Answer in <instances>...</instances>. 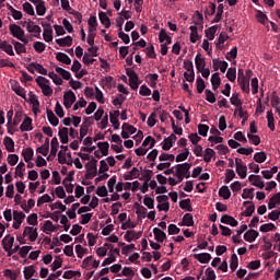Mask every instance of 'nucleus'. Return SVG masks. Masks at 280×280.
<instances>
[{
	"instance_id": "obj_28",
	"label": "nucleus",
	"mask_w": 280,
	"mask_h": 280,
	"mask_svg": "<svg viewBox=\"0 0 280 280\" xmlns=\"http://www.w3.org/2000/svg\"><path fill=\"white\" fill-rule=\"evenodd\" d=\"M98 19H100L102 25H104V27L106 30H108L110 27V18H108L106 12H104V11L100 12L98 13Z\"/></svg>"
},
{
	"instance_id": "obj_51",
	"label": "nucleus",
	"mask_w": 280,
	"mask_h": 280,
	"mask_svg": "<svg viewBox=\"0 0 280 280\" xmlns=\"http://www.w3.org/2000/svg\"><path fill=\"white\" fill-rule=\"evenodd\" d=\"M232 106H236V108H242V100L240 98V94L234 93L230 98Z\"/></svg>"
},
{
	"instance_id": "obj_59",
	"label": "nucleus",
	"mask_w": 280,
	"mask_h": 280,
	"mask_svg": "<svg viewBox=\"0 0 280 280\" xmlns=\"http://www.w3.org/2000/svg\"><path fill=\"white\" fill-rule=\"evenodd\" d=\"M63 279H73V277H82V272L74 271V270H68L63 273Z\"/></svg>"
},
{
	"instance_id": "obj_48",
	"label": "nucleus",
	"mask_w": 280,
	"mask_h": 280,
	"mask_svg": "<svg viewBox=\"0 0 280 280\" xmlns=\"http://www.w3.org/2000/svg\"><path fill=\"white\" fill-rule=\"evenodd\" d=\"M213 156H215V151L211 148L206 149L205 155H203L205 163H211V159Z\"/></svg>"
},
{
	"instance_id": "obj_8",
	"label": "nucleus",
	"mask_w": 280,
	"mask_h": 280,
	"mask_svg": "<svg viewBox=\"0 0 280 280\" xmlns=\"http://www.w3.org/2000/svg\"><path fill=\"white\" fill-rule=\"evenodd\" d=\"M176 135L172 133L170 137L164 139V144L162 145V150L167 152L174 148V143H176Z\"/></svg>"
},
{
	"instance_id": "obj_22",
	"label": "nucleus",
	"mask_w": 280,
	"mask_h": 280,
	"mask_svg": "<svg viewBox=\"0 0 280 280\" xmlns=\"http://www.w3.org/2000/svg\"><path fill=\"white\" fill-rule=\"evenodd\" d=\"M247 230H248V225L246 224L241 225L240 230L236 231V235L232 236V242L234 244H242V242L244 241L240 238V235H242V233H244V231H247Z\"/></svg>"
},
{
	"instance_id": "obj_6",
	"label": "nucleus",
	"mask_w": 280,
	"mask_h": 280,
	"mask_svg": "<svg viewBox=\"0 0 280 280\" xmlns=\"http://www.w3.org/2000/svg\"><path fill=\"white\" fill-rule=\"evenodd\" d=\"M13 229H21V224H23V220H25V213L19 212L18 210L13 211Z\"/></svg>"
},
{
	"instance_id": "obj_10",
	"label": "nucleus",
	"mask_w": 280,
	"mask_h": 280,
	"mask_svg": "<svg viewBox=\"0 0 280 280\" xmlns=\"http://www.w3.org/2000/svg\"><path fill=\"white\" fill-rule=\"evenodd\" d=\"M20 130L21 132H30L31 130H34V127L32 126V118L25 116L24 120L20 126Z\"/></svg>"
},
{
	"instance_id": "obj_29",
	"label": "nucleus",
	"mask_w": 280,
	"mask_h": 280,
	"mask_svg": "<svg viewBox=\"0 0 280 280\" xmlns=\"http://www.w3.org/2000/svg\"><path fill=\"white\" fill-rule=\"evenodd\" d=\"M22 156H23L25 163H30V161H32V159H34V149H32L30 147L26 149H23Z\"/></svg>"
},
{
	"instance_id": "obj_39",
	"label": "nucleus",
	"mask_w": 280,
	"mask_h": 280,
	"mask_svg": "<svg viewBox=\"0 0 280 280\" xmlns=\"http://www.w3.org/2000/svg\"><path fill=\"white\" fill-rule=\"evenodd\" d=\"M226 39H229V35H226V33H221L219 35L218 43L215 44L217 49H220L222 51L224 49V46H222V45H224Z\"/></svg>"
},
{
	"instance_id": "obj_7",
	"label": "nucleus",
	"mask_w": 280,
	"mask_h": 280,
	"mask_svg": "<svg viewBox=\"0 0 280 280\" xmlns=\"http://www.w3.org/2000/svg\"><path fill=\"white\" fill-rule=\"evenodd\" d=\"M119 109L109 113V121L113 125L114 130H119Z\"/></svg>"
},
{
	"instance_id": "obj_15",
	"label": "nucleus",
	"mask_w": 280,
	"mask_h": 280,
	"mask_svg": "<svg viewBox=\"0 0 280 280\" xmlns=\"http://www.w3.org/2000/svg\"><path fill=\"white\" fill-rule=\"evenodd\" d=\"M259 237V232L256 230H249L244 234L245 242H249V244H253Z\"/></svg>"
},
{
	"instance_id": "obj_21",
	"label": "nucleus",
	"mask_w": 280,
	"mask_h": 280,
	"mask_svg": "<svg viewBox=\"0 0 280 280\" xmlns=\"http://www.w3.org/2000/svg\"><path fill=\"white\" fill-rule=\"evenodd\" d=\"M108 248H109L110 250H113V248H114L113 244L105 243V244L103 245V247H98V248L96 249V255H97L98 257H106V255L108 254Z\"/></svg>"
},
{
	"instance_id": "obj_24",
	"label": "nucleus",
	"mask_w": 280,
	"mask_h": 280,
	"mask_svg": "<svg viewBox=\"0 0 280 280\" xmlns=\"http://www.w3.org/2000/svg\"><path fill=\"white\" fill-rule=\"evenodd\" d=\"M194 258L197 259L200 264H209L211 261V254L209 253H201V254H195Z\"/></svg>"
},
{
	"instance_id": "obj_31",
	"label": "nucleus",
	"mask_w": 280,
	"mask_h": 280,
	"mask_svg": "<svg viewBox=\"0 0 280 280\" xmlns=\"http://www.w3.org/2000/svg\"><path fill=\"white\" fill-rule=\"evenodd\" d=\"M60 143L58 142V138H52L50 142V155H52V159H56V154H58V148Z\"/></svg>"
},
{
	"instance_id": "obj_1",
	"label": "nucleus",
	"mask_w": 280,
	"mask_h": 280,
	"mask_svg": "<svg viewBox=\"0 0 280 280\" xmlns=\"http://www.w3.org/2000/svg\"><path fill=\"white\" fill-rule=\"evenodd\" d=\"M35 82L42 90L43 95H45L46 97H51V95H54V89H51V86H49V80L47 78L37 77L35 79Z\"/></svg>"
},
{
	"instance_id": "obj_35",
	"label": "nucleus",
	"mask_w": 280,
	"mask_h": 280,
	"mask_svg": "<svg viewBox=\"0 0 280 280\" xmlns=\"http://www.w3.org/2000/svg\"><path fill=\"white\" fill-rule=\"evenodd\" d=\"M219 196L223 200H229V198H231V190L229 189V186H222L219 189Z\"/></svg>"
},
{
	"instance_id": "obj_56",
	"label": "nucleus",
	"mask_w": 280,
	"mask_h": 280,
	"mask_svg": "<svg viewBox=\"0 0 280 280\" xmlns=\"http://www.w3.org/2000/svg\"><path fill=\"white\" fill-rule=\"evenodd\" d=\"M266 159H268V156L266 155V152H257L254 154V161L256 163H265Z\"/></svg>"
},
{
	"instance_id": "obj_26",
	"label": "nucleus",
	"mask_w": 280,
	"mask_h": 280,
	"mask_svg": "<svg viewBox=\"0 0 280 280\" xmlns=\"http://www.w3.org/2000/svg\"><path fill=\"white\" fill-rule=\"evenodd\" d=\"M222 84V79H220V73L215 72L211 77V85L212 90L215 91L217 89H220V85Z\"/></svg>"
},
{
	"instance_id": "obj_2",
	"label": "nucleus",
	"mask_w": 280,
	"mask_h": 280,
	"mask_svg": "<svg viewBox=\"0 0 280 280\" xmlns=\"http://www.w3.org/2000/svg\"><path fill=\"white\" fill-rule=\"evenodd\" d=\"M75 93H73V91L69 90L68 92H66L63 94V106L65 108H67V110H69V108H71L73 106V104H75Z\"/></svg>"
},
{
	"instance_id": "obj_53",
	"label": "nucleus",
	"mask_w": 280,
	"mask_h": 280,
	"mask_svg": "<svg viewBox=\"0 0 280 280\" xmlns=\"http://www.w3.org/2000/svg\"><path fill=\"white\" fill-rule=\"evenodd\" d=\"M97 148H100V151L103 153V156H108V150L110 148V144L108 142H98Z\"/></svg>"
},
{
	"instance_id": "obj_64",
	"label": "nucleus",
	"mask_w": 280,
	"mask_h": 280,
	"mask_svg": "<svg viewBox=\"0 0 280 280\" xmlns=\"http://www.w3.org/2000/svg\"><path fill=\"white\" fill-rule=\"evenodd\" d=\"M226 60H229L231 62V60H235V58H237V46L233 47L231 49V51H229L225 55Z\"/></svg>"
},
{
	"instance_id": "obj_27",
	"label": "nucleus",
	"mask_w": 280,
	"mask_h": 280,
	"mask_svg": "<svg viewBox=\"0 0 280 280\" xmlns=\"http://www.w3.org/2000/svg\"><path fill=\"white\" fill-rule=\"evenodd\" d=\"M88 171L85 173L86 180H93L95 176H97V166H89V163L86 164Z\"/></svg>"
},
{
	"instance_id": "obj_33",
	"label": "nucleus",
	"mask_w": 280,
	"mask_h": 280,
	"mask_svg": "<svg viewBox=\"0 0 280 280\" xmlns=\"http://www.w3.org/2000/svg\"><path fill=\"white\" fill-rule=\"evenodd\" d=\"M219 27H220L219 25H213L208 30H206L205 31L206 38H208L209 40H213V38H215V33L218 32Z\"/></svg>"
},
{
	"instance_id": "obj_37",
	"label": "nucleus",
	"mask_w": 280,
	"mask_h": 280,
	"mask_svg": "<svg viewBox=\"0 0 280 280\" xmlns=\"http://www.w3.org/2000/svg\"><path fill=\"white\" fill-rule=\"evenodd\" d=\"M237 83L240 84L243 93H250V81H248V79H243L237 81Z\"/></svg>"
},
{
	"instance_id": "obj_61",
	"label": "nucleus",
	"mask_w": 280,
	"mask_h": 280,
	"mask_svg": "<svg viewBox=\"0 0 280 280\" xmlns=\"http://www.w3.org/2000/svg\"><path fill=\"white\" fill-rule=\"evenodd\" d=\"M233 178H235V171L228 168L225 171V179H224L225 185H229V183H231Z\"/></svg>"
},
{
	"instance_id": "obj_11",
	"label": "nucleus",
	"mask_w": 280,
	"mask_h": 280,
	"mask_svg": "<svg viewBox=\"0 0 280 280\" xmlns=\"http://www.w3.org/2000/svg\"><path fill=\"white\" fill-rule=\"evenodd\" d=\"M153 235H154V240L156 242H159L160 244H163V242H165V240H167V234H165V232H163L159 228L153 229Z\"/></svg>"
},
{
	"instance_id": "obj_46",
	"label": "nucleus",
	"mask_w": 280,
	"mask_h": 280,
	"mask_svg": "<svg viewBox=\"0 0 280 280\" xmlns=\"http://www.w3.org/2000/svg\"><path fill=\"white\" fill-rule=\"evenodd\" d=\"M267 121H268V128L271 132H275V115L272 114V110L267 112Z\"/></svg>"
},
{
	"instance_id": "obj_16",
	"label": "nucleus",
	"mask_w": 280,
	"mask_h": 280,
	"mask_svg": "<svg viewBox=\"0 0 280 280\" xmlns=\"http://www.w3.org/2000/svg\"><path fill=\"white\" fill-rule=\"evenodd\" d=\"M178 226H194V215L191 213L184 214L182 222L178 223Z\"/></svg>"
},
{
	"instance_id": "obj_25",
	"label": "nucleus",
	"mask_w": 280,
	"mask_h": 280,
	"mask_svg": "<svg viewBox=\"0 0 280 280\" xmlns=\"http://www.w3.org/2000/svg\"><path fill=\"white\" fill-rule=\"evenodd\" d=\"M11 89L20 97H22L23 100H27L25 94V88L21 86L19 83H15L11 85Z\"/></svg>"
},
{
	"instance_id": "obj_4",
	"label": "nucleus",
	"mask_w": 280,
	"mask_h": 280,
	"mask_svg": "<svg viewBox=\"0 0 280 280\" xmlns=\"http://www.w3.org/2000/svg\"><path fill=\"white\" fill-rule=\"evenodd\" d=\"M27 235L30 242H36V240L38 238V229L26 226L23 232V237H27Z\"/></svg>"
},
{
	"instance_id": "obj_13",
	"label": "nucleus",
	"mask_w": 280,
	"mask_h": 280,
	"mask_svg": "<svg viewBox=\"0 0 280 280\" xmlns=\"http://www.w3.org/2000/svg\"><path fill=\"white\" fill-rule=\"evenodd\" d=\"M13 246H14V236L8 234L2 240V248L3 250H10V248H12Z\"/></svg>"
},
{
	"instance_id": "obj_12",
	"label": "nucleus",
	"mask_w": 280,
	"mask_h": 280,
	"mask_svg": "<svg viewBox=\"0 0 280 280\" xmlns=\"http://www.w3.org/2000/svg\"><path fill=\"white\" fill-rule=\"evenodd\" d=\"M212 65H213L214 71H218V65H219V67H220L219 69L221 71V73H226V69H229V62H226V61H220L218 59H213Z\"/></svg>"
},
{
	"instance_id": "obj_63",
	"label": "nucleus",
	"mask_w": 280,
	"mask_h": 280,
	"mask_svg": "<svg viewBox=\"0 0 280 280\" xmlns=\"http://www.w3.org/2000/svg\"><path fill=\"white\" fill-rule=\"evenodd\" d=\"M33 48L35 49V51H37V54H43V51H45V49L47 48V45H45V43L43 42H35Z\"/></svg>"
},
{
	"instance_id": "obj_34",
	"label": "nucleus",
	"mask_w": 280,
	"mask_h": 280,
	"mask_svg": "<svg viewBox=\"0 0 280 280\" xmlns=\"http://www.w3.org/2000/svg\"><path fill=\"white\" fill-rule=\"evenodd\" d=\"M56 59L63 65H71V58L65 52H58Z\"/></svg>"
},
{
	"instance_id": "obj_52",
	"label": "nucleus",
	"mask_w": 280,
	"mask_h": 280,
	"mask_svg": "<svg viewBox=\"0 0 280 280\" xmlns=\"http://www.w3.org/2000/svg\"><path fill=\"white\" fill-rule=\"evenodd\" d=\"M24 279H32L34 275H36V269L34 266L24 267Z\"/></svg>"
},
{
	"instance_id": "obj_50",
	"label": "nucleus",
	"mask_w": 280,
	"mask_h": 280,
	"mask_svg": "<svg viewBox=\"0 0 280 280\" xmlns=\"http://www.w3.org/2000/svg\"><path fill=\"white\" fill-rule=\"evenodd\" d=\"M225 77L230 82H235L237 79V70L235 68H229Z\"/></svg>"
},
{
	"instance_id": "obj_30",
	"label": "nucleus",
	"mask_w": 280,
	"mask_h": 280,
	"mask_svg": "<svg viewBox=\"0 0 280 280\" xmlns=\"http://www.w3.org/2000/svg\"><path fill=\"white\" fill-rule=\"evenodd\" d=\"M46 113H47V119L49 124H51V126H58L60 124V120L58 119V117H56V114H54V110L47 109Z\"/></svg>"
},
{
	"instance_id": "obj_47",
	"label": "nucleus",
	"mask_w": 280,
	"mask_h": 280,
	"mask_svg": "<svg viewBox=\"0 0 280 280\" xmlns=\"http://www.w3.org/2000/svg\"><path fill=\"white\" fill-rule=\"evenodd\" d=\"M180 209H184L186 211H194V208L191 207V199H183L179 201Z\"/></svg>"
},
{
	"instance_id": "obj_38",
	"label": "nucleus",
	"mask_w": 280,
	"mask_h": 280,
	"mask_svg": "<svg viewBox=\"0 0 280 280\" xmlns=\"http://www.w3.org/2000/svg\"><path fill=\"white\" fill-rule=\"evenodd\" d=\"M255 188H245L243 189L242 198L243 200H253L255 198Z\"/></svg>"
},
{
	"instance_id": "obj_62",
	"label": "nucleus",
	"mask_w": 280,
	"mask_h": 280,
	"mask_svg": "<svg viewBox=\"0 0 280 280\" xmlns=\"http://www.w3.org/2000/svg\"><path fill=\"white\" fill-rule=\"evenodd\" d=\"M205 89H207V85L205 84V80L202 77L197 78V93L201 94Z\"/></svg>"
},
{
	"instance_id": "obj_9",
	"label": "nucleus",
	"mask_w": 280,
	"mask_h": 280,
	"mask_svg": "<svg viewBox=\"0 0 280 280\" xmlns=\"http://www.w3.org/2000/svg\"><path fill=\"white\" fill-rule=\"evenodd\" d=\"M175 174H178L179 176H185L189 170H191V164L190 163H183V164H177L175 166Z\"/></svg>"
},
{
	"instance_id": "obj_54",
	"label": "nucleus",
	"mask_w": 280,
	"mask_h": 280,
	"mask_svg": "<svg viewBox=\"0 0 280 280\" xmlns=\"http://www.w3.org/2000/svg\"><path fill=\"white\" fill-rule=\"evenodd\" d=\"M3 143L5 145V150L9 152H14V140H12V138L5 137Z\"/></svg>"
},
{
	"instance_id": "obj_5",
	"label": "nucleus",
	"mask_w": 280,
	"mask_h": 280,
	"mask_svg": "<svg viewBox=\"0 0 280 280\" xmlns=\"http://www.w3.org/2000/svg\"><path fill=\"white\" fill-rule=\"evenodd\" d=\"M26 30L30 34H34L35 38H40V32H43V30L40 28V26L36 25L34 21H28Z\"/></svg>"
},
{
	"instance_id": "obj_44",
	"label": "nucleus",
	"mask_w": 280,
	"mask_h": 280,
	"mask_svg": "<svg viewBox=\"0 0 280 280\" xmlns=\"http://www.w3.org/2000/svg\"><path fill=\"white\" fill-rule=\"evenodd\" d=\"M222 14H224V4H219L212 23H220V21H222Z\"/></svg>"
},
{
	"instance_id": "obj_42",
	"label": "nucleus",
	"mask_w": 280,
	"mask_h": 280,
	"mask_svg": "<svg viewBox=\"0 0 280 280\" xmlns=\"http://www.w3.org/2000/svg\"><path fill=\"white\" fill-rule=\"evenodd\" d=\"M236 174L242 179L246 178V176H248V166H246V164H244L243 166H236Z\"/></svg>"
},
{
	"instance_id": "obj_58",
	"label": "nucleus",
	"mask_w": 280,
	"mask_h": 280,
	"mask_svg": "<svg viewBox=\"0 0 280 280\" xmlns=\"http://www.w3.org/2000/svg\"><path fill=\"white\" fill-rule=\"evenodd\" d=\"M50 268L52 272H56L58 268H62V258H60V256H57L54 262L50 265Z\"/></svg>"
},
{
	"instance_id": "obj_55",
	"label": "nucleus",
	"mask_w": 280,
	"mask_h": 280,
	"mask_svg": "<svg viewBox=\"0 0 280 280\" xmlns=\"http://www.w3.org/2000/svg\"><path fill=\"white\" fill-rule=\"evenodd\" d=\"M48 78H50V80H52L54 84H56L57 86L62 85V78L56 74V72H49Z\"/></svg>"
},
{
	"instance_id": "obj_32",
	"label": "nucleus",
	"mask_w": 280,
	"mask_h": 280,
	"mask_svg": "<svg viewBox=\"0 0 280 280\" xmlns=\"http://www.w3.org/2000/svg\"><path fill=\"white\" fill-rule=\"evenodd\" d=\"M0 49H2V51H5V54H8L9 56H14L12 45L8 44L5 40L0 39Z\"/></svg>"
},
{
	"instance_id": "obj_23",
	"label": "nucleus",
	"mask_w": 280,
	"mask_h": 280,
	"mask_svg": "<svg viewBox=\"0 0 280 280\" xmlns=\"http://www.w3.org/2000/svg\"><path fill=\"white\" fill-rule=\"evenodd\" d=\"M221 223L229 224L230 226H237V224H240V222H237V220H235V218H233L229 214H223L221 217Z\"/></svg>"
},
{
	"instance_id": "obj_60",
	"label": "nucleus",
	"mask_w": 280,
	"mask_h": 280,
	"mask_svg": "<svg viewBox=\"0 0 280 280\" xmlns=\"http://www.w3.org/2000/svg\"><path fill=\"white\" fill-rule=\"evenodd\" d=\"M23 172H25V163L20 162L18 164V166L15 167V176H19L20 178H23V176H24Z\"/></svg>"
},
{
	"instance_id": "obj_14",
	"label": "nucleus",
	"mask_w": 280,
	"mask_h": 280,
	"mask_svg": "<svg viewBox=\"0 0 280 280\" xmlns=\"http://www.w3.org/2000/svg\"><path fill=\"white\" fill-rule=\"evenodd\" d=\"M28 96L31 104H33V113L36 115V113H38V108H40V101H38V96L32 92L28 93Z\"/></svg>"
},
{
	"instance_id": "obj_57",
	"label": "nucleus",
	"mask_w": 280,
	"mask_h": 280,
	"mask_svg": "<svg viewBox=\"0 0 280 280\" xmlns=\"http://www.w3.org/2000/svg\"><path fill=\"white\" fill-rule=\"evenodd\" d=\"M45 202H54V199L47 194L43 195L42 197L38 198L37 200V207H43Z\"/></svg>"
},
{
	"instance_id": "obj_17",
	"label": "nucleus",
	"mask_w": 280,
	"mask_h": 280,
	"mask_svg": "<svg viewBox=\"0 0 280 280\" xmlns=\"http://www.w3.org/2000/svg\"><path fill=\"white\" fill-rule=\"evenodd\" d=\"M143 235L142 232H136L135 230H128L125 234L126 242H132V240H139Z\"/></svg>"
},
{
	"instance_id": "obj_40",
	"label": "nucleus",
	"mask_w": 280,
	"mask_h": 280,
	"mask_svg": "<svg viewBox=\"0 0 280 280\" xmlns=\"http://www.w3.org/2000/svg\"><path fill=\"white\" fill-rule=\"evenodd\" d=\"M126 73L129 78V83L139 82V74H137V72L135 70H132L131 68H127Z\"/></svg>"
},
{
	"instance_id": "obj_43",
	"label": "nucleus",
	"mask_w": 280,
	"mask_h": 280,
	"mask_svg": "<svg viewBox=\"0 0 280 280\" xmlns=\"http://www.w3.org/2000/svg\"><path fill=\"white\" fill-rule=\"evenodd\" d=\"M54 30L51 27L44 28L43 38L46 43H51L54 40Z\"/></svg>"
},
{
	"instance_id": "obj_20",
	"label": "nucleus",
	"mask_w": 280,
	"mask_h": 280,
	"mask_svg": "<svg viewBox=\"0 0 280 280\" xmlns=\"http://www.w3.org/2000/svg\"><path fill=\"white\" fill-rule=\"evenodd\" d=\"M56 44L59 45V47H71V45H73V38L68 35L63 38L56 39Z\"/></svg>"
},
{
	"instance_id": "obj_41",
	"label": "nucleus",
	"mask_w": 280,
	"mask_h": 280,
	"mask_svg": "<svg viewBox=\"0 0 280 280\" xmlns=\"http://www.w3.org/2000/svg\"><path fill=\"white\" fill-rule=\"evenodd\" d=\"M55 71L61 75L63 80H71V72L62 69L61 67L56 66Z\"/></svg>"
},
{
	"instance_id": "obj_18",
	"label": "nucleus",
	"mask_w": 280,
	"mask_h": 280,
	"mask_svg": "<svg viewBox=\"0 0 280 280\" xmlns=\"http://www.w3.org/2000/svg\"><path fill=\"white\" fill-rule=\"evenodd\" d=\"M202 55L197 54V56L195 57V66L197 71H203V69L207 67V61L205 60V58H201Z\"/></svg>"
},
{
	"instance_id": "obj_36",
	"label": "nucleus",
	"mask_w": 280,
	"mask_h": 280,
	"mask_svg": "<svg viewBox=\"0 0 280 280\" xmlns=\"http://www.w3.org/2000/svg\"><path fill=\"white\" fill-rule=\"evenodd\" d=\"M135 207L138 218H145V215H148V209L145 207L139 205L138 202L135 203Z\"/></svg>"
},
{
	"instance_id": "obj_49",
	"label": "nucleus",
	"mask_w": 280,
	"mask_h": 280,
	"mask_svg": "<svg viewBox=\"0 0 280 280\" xmlns=\"http://www.w3.org/2000/svg\"><path fill=\"white\" fill-rule=\"evenodd\" d=\"M189 154H190L189 150L185 148L184 152L177 154V156L175 158L176 163H183V161H187Z\"/></svg>"
},
{
	"instance_id": "obj_19",
	"label": "nucleus",
	"mask_w": 280,
	"mask_h": 280,
	"mask_svg": "<svg viewBox=\"0 0 280 280\" xmlns=\"http://www.w3.org/2000/svg\"><path fill=\"white\" fill-rule=\"evenodd\" d=\"M58 137L60 139V142L63 144L69 143V128L63 127L59 129Z\"/></svg>"
},
{
	"instance_id": "obj_3",
	"label": "nucleus",
	"mask_w": 280,
	"mask_h": 280,
	"mask_svg": "<svg viewBox=\"0 0 280 280\" xmlns=\"http://www.w3.org/2000/svg\"><path fill=\"white\" fill-rule=\"evenodd\" d=\"M10 34L13 36V38L22 39V36H25V31L18 24H11L9 25Z\"/></svg>"
},
{
	"instance_id": "obj_45",
	"label": "nucleus",
	"mask_w": 280,
	"mask_h": 280,
	"mask_svg": "<svg viewBox=\"0 0 280 280\" xmlns=\"http://www.w3.org/2000/svg\"><path fill=\"white\" fill-rule=\"evenodd\" d=\"M78 209H80V202L73 203L71 206V209L67 211V215L69 217L70 220H75L77 218L75 211H78Z\"/></svg>"
}]
</instances>
